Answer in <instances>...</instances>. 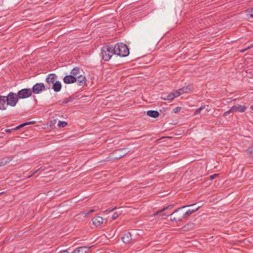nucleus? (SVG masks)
Masks as SVG:
<instances>
[{"instance_id": "nucleus-1", "label": "nucleus", "mask_w": 253, "mask_h": 253, "mask_svg": "<svg viewBox=\"0 0 253 253\" xmlns=\"http://www.w3.org/2000/svg\"><path fill=\"white\" fill-rule=\"evenodd\" d=\"M196 204H193L192 205L183 206L178 208L170 214V220L176 222L183 221L184 219H185L183 209L188 207H193Z\"/></svg>"}, {"instance_id": "nucleus-2", "label": "nucleus", "mask_w": 253, "mask_h": 253, "mask_svg": "<svg viewBox=\"0 0 253 253\" xmlns=\"http://www.w3.org/2000/svg\"><path fill=\"white\" fill-rule=\"evenodd\" d=\"M114 53L122 57H126L129 53V49L126 44L123 43H117L113 47Z\"/></svg>"}, {"instance_id": "nucleus-3", "label": "nucleus", "mask_w": 253, "mask_h": 253, "mask_svg": "<svg viewBox=\"0 0 253 253\" xmlns=\"http://www.w3.org/2000/svg\"><path fill=\"white\" fill-rule=\"evenodd\" d=\"M113 47L112 45H105L101 48L102 58L105 61H109L114 54Z\"/></svg>"}, {"instance_id": "nucleus-4", "label": "nucleus", "mask_w": 253, "mask_h": 253, "mask_svg": "<svg viewBox=\"0 0 253 253\" xmlns=\"http://www.w3.org/2000/svg\"><path fill=\"white\" fill-rule=\"evenodd\" d=\"M17 95V93L12 92H9L5 98V100H7V105L11 107L15 106L19 99Z\"/></svg>"}, {"instance_id": "nucleus-5", "label": "nucleus", "mask_w": 253, "mask_h": 253, "mask_svg": "<svg viewBox=\"0 0 253 253\" xmlns=\"http://www.w3.org/2000/svg\"><path fill=\"white\" fill-rule=\"evenodd\" d=\"M17 94L19 99H25L32 95V91L31 88H23L19 90Z\"/></svg>"}, {"instance_id": "nucleus-6", "label": "nucleus", "mask_w": 253, "mask_h": 253, "mask_svg": "<svg viewBox=\"0 0 253 253\" xmlns=\"http://www.w3.org/2000/svg\"><path fill=\"white\" fill-rule=\"evenodd\" d=\"M47 88L44 84L40 83L35 84L31 89L32 93L35 94L41 93L42 91L46 90Z\"/></svg>"}, {"instance_id": "nucleus-7", "label": "nucleus", "mask_w": 253, "mask_h": 253, "mask_svg": "<svg viewBox=\"0 0 253 253\" xmlns=\"http://www.w3.org/2000/svg\"><path fill=\"white\" fill-rule=\"evenodd\" d=\"M128 152V151L126 148L120 149L114 151L113 152V155H115L114 157V159H119L125 156L126 154H127Z\"/></svg>"}, {"instance_id": "nucleus-8", "label": "nucleus", "mask_w": 253, "mask_h": 253, "mask_svg": "<svg viewBox=\"0 0 253 253\" xmlns=\"http://www.w3.org/2000/svg\"><path fill=\"white\" fill-rule=\"evenodd\" d=\"M56 75L55 74H50L46 77L45 81L47 85H45L47 89H49L51 84H53L55 82Z\"/></svg>"}, {"instance_id": "nucleus-9", "label": "nucleus", "mask_w": 253, "mask_h": 253, "mask_svg": "<svg viewBox=\"0 0 253 253\" xmlns=\"http://www.w3.org/2000/svg\"><path fill=\"white\" fill-rule=\"evenodd\" d=\"M122 240L125 244H130L132 241V236L130 232H126L123 234Z\"/></svg>"}, {"instance_id": "nucleus-10", "label": "nucleus", "mask_w": 253, "mask_h": 253, "mask_svg": "<svg viewBox=\"0 0 253 253\" xmlns=\"http://www.w3.org/2000/svg\"><path fill=\"white\" fill-rule=\"evenodd\" d=\"M63 82L66 84H72L76 82V77L72 75H67L63 78Z\"/></svg>"}, {"instance_id": "nucleus-11", "label": "nucleus", "mask_w": 253, "mask_h": 253, "mask_svg": "<svg viewBox=\"0 0 253 253\" xmlns=\"http://www.w3.org/2000/svg\"><path fill=\"white\" fill-rule=\"evenodd\" d=\"M92 222L93 224L96 226L99 227L102 224H103L104 221V219L99 216H95L92 219Z\"/></svg>"}, {"instance_id": "nucleus-12", "label": "nucleus", "mask_w": 253, "mask_h": 253, "mask_svg": "<svg viewBox=\"0 0 253 253\" xmlns=\"http://www.w3.org/2000/svg\"><path fill=\"white\" fill-rule=\"evenodd\" d=\"M6 96L0 95V110H4L6 109L7 100H5Z\"/></svg>"}, {"instance_id": "nucleus-13", "label": "nucleus", "mask_w": 253, "mask_h": 253, "mask_svg": "<svg viewBox=\"0 0 253 253\" xmlns=\"http://www.w3.org/2000/svg\"><path fill=\"white\" fill-rule=\"evenodd\" d=\"M76 82H78V85L80 86H84L86 84V80L84 76L79 75L76 77Z\"/></svg>"}, {"instance_id": "nucleus-14", "label": "nucleus", "mask_w": 253, "mask_h": 253, "mask_svg": "<svg viewBox=\"0 0 253 253\" xmlns=\"http://www.w3.org/2000/svg\"><path fill=\"white\" fill-rule=\"evenodd\" d=\"M90 247H81L75 249L72 253H86Z\"/></svg>"}, {"instance_id": "nucleus-15", "label": "nucleus", "mask_w": 253, "mask_h": 253, "mask_svg": "<svg viewBox=\"0 0 253 253\" xmlns=\"http://www.w3.org/2000/svg\"><path fill=\"white\" fill-rule=\"evenodd\" d=\"M231 109L233 112L237 111L244 112L246 111V107L245 106L238 105L232 106Z\"/></svg>"}, {"instance_id": "nucleus-16", "label": "nucleus", "mask_w": 253, "mask_h": 253, "mask_svg": "<svg viewBox=\"0 0 253 253\" xmlns=\"http://www.w3.org/2000/svg\"><path fill=\"white\" fill-rule=\"evenodd\" d=\"M62 87V84L59 81H56L53 84L52 88L55 92H59L60 91Z\"/></svg>"}, {"instance_id": "nucleus-17", "label": "nucleus", "mask_w": 253, "mask_h": 253, "mask_svg": "<svg viewBox=\"0 0 253 253\" xmlns=\"http://www.w3.org/2000/svg\"><path fill=\"white\" fill-rule=\"evenodd\" d=\"M147 114L149 117L153 118H156L158 117L160 114L158 111L155 110H149L147 112Z\"/></svg>"}, {"instance_id": "nucleus-18", "label": "nucleus", "mask_w": 253, "mask_h": 253, "mask_svg": "<svg viewBox=\"0 0 253 253\" xmlns=\"http://www.w3.org/2000/svg\"><path fill=\"white\" fill-rule=\"evenodd\" d=\"M80 74V69L79 67H77L74 68L71 72V75L76 77L79 76Z\"/></svg>"}, {"instance_id": "nucleus-19", "label": "nucleus", "mask_w": 253, "mask_h": 253, "mask_svg": "<svg viewBox=\"0 0 253 253\" xmlns=\"http://www.w3.org/2000/svg\"><path fill=\"white\" fill-rule=\"evenodd\" d=\"M10 160L9 158H4L0 159V167L7 165L10 162Z\"/></svg>"}, {"instance_id": "nucleus-20", "label": "nucleus", "mask_w": 253, "mask_h": 253, "mask_svg": "<svg viewBox=\"0 0 253 253\" xmlns=\"http://www.w3.org/2000/svg\"><path fill=\"white\" fill-rule=\"evenodd\" d=\"M178 96V93H176L175 91L170 92L167 95L168 100H172Z\"/></svg>"}, {"instance_id": "nucleus-21", "label": "nucleus", "mask_w": 253, "mask_h": 253, "mask_svg": "<svg viewBox=\"0 0 253 253\" xmlns=\"http://www.w3.org/2000/svg\"><path fill=\"white\" fill-rule=\"evenodd\" d=\"M173 207V205H169L167 207L164 208L162 210H160V211H158L157 212H155L154 214V215H157V214H159V213H161V212L164 211L166 210L172 209Z\"/></svg>"}, {"instance_id": "nucleus-22", "label": "nucleus", "mask_w": 253, "mask_h": 253, "mask_svg": "<svg viewBox=\"0 0 253 253\" xmlns=\"http://www.w3.org/2000/svg\"><path fill=\"white\" fill-rule=\"evenodd\" d=\"M67 125V123L65 121H59L58 123V126L60 127H65Z\"/></svg>"}, {"instance_id": "nucleus-23", "label": "nucleus", "mask_w": 253, "mask_h": 253, "mask_svg": "<svg viewBox=\"0 0 253 253\" xmlns=\"http://www.w3.org/2000/svg\"><path fill=\"white\" fill-rule=\"evenodd\" d=\"M192 213L193 212L191 211L190 210H189L185 212L184 211V214L185 219L187 218L189 216L191 215Z\"/></svg>"}, {"instance_id": "nucleus-24", "label": "nucleus", "mask_w": 253, "mask_h": 253, "mask_svg": "<svg viewBox=\"0 0 253 253\" xmlns=\"http://www.w3.org/2000/svg\"><path fill=\"white\" fill-rule=\"evenodd\" d=\"M205 105H203L200 107L199 108L197 109L195 112V115H197L200 113L201 111L205 108Z\"/></svg>"}, {"instance_id": "nucleus-25", "label": "nucleus", "mask_w": 253, "mask_h": 253, "mask_svg": "<svg viewBox=\"0 0 253 253\" xmlns=\"http://www.w3.org/2000/svg\"><path fill=\"white\" fill-rule=\"evenodd\" d=\"M247 12L251 18H253V8L248 9Z\"/></svg>"}, {"instance_id": "nucleus-26", "label": "nucleus", "mask_w": 253, "mask_h": 253, "mask_svg": "<svg viewBox=\"0 0 253 253\" xmlns=\"http://www.w3.org/2000/svg\"><path fill=\"white\" fill-rule=\"evenodd\" d=\"M181 109V107H177L173 110V112H174L175 113H177L180 112Z\"/></svg>"}, {"instance_id": "nucleus-27", "label": "nucleus", "mask_w": 253, "mask_h": 253, "mask_svg": "<svg viewBox=\"0 0 253 253\" xmlns=\"http://www.w3.org/2000/svg\"><path fill=\"white\" fill-rule=\"evenodd\" d=\"M232 112H233V111L232 110V109L231 108H230V109H229L228 111L225 112L223 114V116H227L230 113H232Z\"/></svg>"}, {"instance_id": "nucleus-28", "label": "nucleus", "mask_w": 253, "mask_h": 253, "mask_svg": "<svg viewBox=\"0 0 253 253\" xmlns=\"http://www.w3.org/2000/svg\"><path fill=\"white\" fill-rule=\"evenodd\" d=\"M118 216H119L118 213L117 212H115L113 213L112 218L113 220H114V219H116L118 217Z\"/></svg>"}, {"instance_id": "nucleus-29", "label": "nucleus", "mask_w": 253, "mask_h": 253, "mask_svg": "<svg viewBox=\"0 0 253 253\" xmlns=\"http://www.w3.org/2000/svg\"><path fill=\"white\" fill-rule=\"evenodd\" d=\"M24 126H25V125L23 123V124H22L19 125L18 126H16V127L13 128V129L17 130V129H19V128H21V127H23Z\"/></svg>"}, {"instance_id": "nucleus-30", "label": "nucleus", "mask_w": 253, "mask_h": 253, "mask_svg": "<svg viewBox=\"0 0 253 253\" xmlns=\"http://www.w3.org/2000/svg\"><path fill=\"white\" fill-rule=\"evenodd\" d=\"M181 88H182V90H183V92H184V93L188 92L189 90V88L187 87H183Z\"/></svg>"}, {"instance_id": "nucleus-31", "label": "nucleus", "mask_w": 253, "mask_h": 253, "mask_svg": "<svg viewBox=\"0 0 253 253\" xmlns=\"http://www.w3.org/2000/svg\"><path fill=\"white\" fill-rule=\"evenodd\" d=\"M200 206H198V207H197L193 208H192V209H190V210L191 211H192V212H193V213L194 212H195V211H198V209L200 208Z\"/></svg>"}, {"instance_id": "nucleus-32", "label": "nucleus", "mask_w": 253, "mask_h": 253, "mask_svg": "<svg viewBox=\"0 0 253 253\" xmlns=\"http://www.w3.org/2000/svg\"><path fill=\"white\" fill-rule=\"evenodd\" d=\"M175 92H176V93H178V96L179 95H180L181 94L184 93V92H183V90H182V88H180L178 90L175 91Z\"/></svg>"}, {"instance_id": "nucleus-33", "label": "nucleus", "mask_w": 253, "mask_h": 253, "mask_svg": "<svg viewBox=\"0 0 253 253\" xmlns=\"http://www.w3.org/2000/svg\"><path fill=\"white\" fill-rule=\"evenodd\" d=\"M116 209V207H115V208H113V209H108V210H105V211H104V213H108V212H111V211H114L115 209Z\"/></svg>"}, {"instance_id": "nucleus-34", "label": "nucleus", "mask_w": 253, "mask_h": 253, "mask_svg": "<svg viewBox=\"0 0 253 253\" xmlns=\"http://www.w3.org/2000/svg\"><path fill=\"white\" fill-rule=\"evenodd\" d=\"M35 123V121H31V122L25 123H24V124L25 125V126H26L28 125L34 124Z\"/></svg>"}, {"instance_id": "nucleus-35", "label": "nucleus", "mask_w": 253, "mask_h": 253, "mask_svg": "<svg viewBox=\"0 0 253 253\" xmlns=\"http://www.w3.org/2000/svg\"><path fill=\"white\" fill-rule=\"evenodd\" d=\"M167 95H166V94H163L161 96V98L163 100H168V98H167Z\"/></svg>"}, {"instance_id": "nucleus-36", "label": "nucleus", "mask_w": 253, "mask_h": 253, "mask_svg": "<svg viewBox=\"0 0 253 253\" xmlns=\"http://www.w3.org/2000/svg\"><path fill=\"white\" fill-rule=\"evenodd\" d=\"M217 175V174H214L211 175L210 176V180L213 179Z\"/></svg>"}, {"instance_id": "nucleus-37", "label": "nucleus", "mask_w": 253, "mask_h": 253, "mask_svg": "<svg viewBox=\"0 0 253 253\" xmlns=\"http://www.w3.org/2000/svg\"><path fill=\"white\" fill-rule=\"evenodd\" d=\"M250 152L251 153V155L253 157V146L251 148Z\"/></svg>"}, {"instance_id": "nucleus-38", "label": "nucleus", "mask_w": 253, "mask_h": 253, "mask_svg": "<svg viewBox=\"0 0 253 253\" xmlns=\"http://www.w3.org/2000/svg\"><path fill=\"white\" fill-rule=\"evenodd\" d=\"M40 169H38L36 170V171H35L33 173V174H32L31 175L29 176L28 177V178L31 177L32 175H33L34 174H35V173H36L38 171H39Z\"/></svg>"}, {"instance_id": "nucleus-39", "label": "nucleus", "mask_w": 253, "mask_h": 253, "mask_svg": "<svg viewBox=\"0 0 253 253\" xmlns=\"http://www.w3.org/2000/svg\"><path fill=\"white\" fill-rule=\"evenodd\" d=\"M13 130V128L12 129H5V131L6 132H8L9 133V132H11V131Z\"/></svg>"}, {"instance_id": "nucleus-40", "label": "nucleus", "mask_w": 253, "mask_h": 253, "mask_svg": "<svg viewBox=\"0 0 253 253\" xmlns=\"http://www.w3.org/2000/svg\"><path fill=\"white\" fill-rule=\"evenodd\" d=\"M94 210H93V209H92V210H90L88 212L86 213L85 215H86V214H89V213H91V212H94Z\"/></svg>"}, {"instance_id": "nucleus-41", "label": "nucleus", "mask_w": 253, "mask_h": 253, "mask_svg": "<svg viewBox=\"0 0 253 253\" xmlns=\"http://www.w3.org/2000/svg\"><path fill=\"white\" fill-rule=\"evenodd\" d=\"M250 48V46H248V47L245 48V49H243L241 51L242 52H245L246 50H247L248 49Z\"/></svg>"}, {"instance_id": "nucleus-42", "label": "nucleus", "mask_w": 253, "mask_h": 253, "mask_svg": "<svg viewBox=\"0 0 253 253\" xmlns=\"http://www.w3.org/2000/svg\"><path fill=\"white\" fill-rule=\"evenodd\" d=\"M4 191L1 192H0V195H2V194H4Z\"/></svg>"}, {"instance_id": "nucleus-43", "label": "nucleus", "mask_w": 253, "mask_h": 253, "mask_svg": "<svg viewBox=\"0 0 253 253\" xmlns=\"http://www.w3.org/2000/svg\"><path fill=\"white\" fill-rule=\"evenodd\" d=\"M251 109L253 110V105H252L251 107Z\"/></svg>"}]
</instances>
